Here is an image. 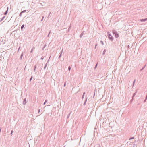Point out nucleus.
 <instances>
[{
    "label": "nucleus",
    "instance_id": "nucleus-1",
    "mask_svg": "<svg viewBox=\"0 0 147 147\" xmlns=\"http://www.w3.org/2000/svg\"><path fill=\"white\" fill-rule=\"evenodd\" d=\"M112 32L113 34L115 35V36L116 38H117L119 37V34L115 30H113Z\"/></svg>",
    "mask_w": 147,
    "mask_h": 147
},
{
    "label": "nucleus",
    "instance_id": "nucleus-2",
    "mask_svg": "<svg viewBox=\"0 0 147 147\" xmlns=\"http://www.w3.org/2000/svg\"><path fill=\"white\" fill-rule=\"evenodd\" d=\"M107 34L109 38L111 41H113V37L110 34V32H108Z\"/></svg>",
    "mask_w": 147,
    "mask_h": 147
},
{
    "label": "nucleus",
    "instance_id": "nucleus-3",
    "mask_svg": "<svg viewBox=\"0 0 147 147\" xmlns=\"http://www.w3.org/2000/svg\"><path fill=\"white\" fill-rule=\"evenodd\" d=\"M137 92V90H136V92H135L133 94V96L132 97V99L131 100V102L133 100V97L135 96V95H136V93Z\"/></svg>",
    "mask_w": 147,
    "mask_h": 147
},
{
    "label": "nucleus",
    "instance_id": "nucleus-4",
    "mask_svg": "<svg viewBox=\"0 0 147 147\" xmlns=\"http://www.w3.org/2000/svg\"><path fill=\"white\" fill-rule=\"evenodd\" d=\"M27 101H26V98H25L23 101V104L24 105H25Z\"/></svg>",
    "mask_w": 147,
    "mask_h": 147
},
{
    "label": "nucleus",
    "instance_id": "nucleus-5",
    "mask_svg": "<svg viewBox=\"0 0 147 147\" xmlns=\"http://www.w3.org/2000/svg\"><path fill=\"white\" fill-rule=\"evenodd\" d=\"M147 20V19H140L139 21L140 22H142L146 21Z\"/></svg>",
    "mask_w": 147,
    "mask_h": 147
},
{
    "label": "nucleus",
    "instance_id": "nucleus-6",
    "mask_svg": "<svg viewBox=\"0 0 147 147\" xmlns=\"http://www.w3.org/2000/svg\"><path fill=\"white\" fill-rule=\"evenodd\" d=\"M85 32L84 31H83L82 33H81V34L80 35V38H82L83 34H84V33Z\"/></svg>",
    "mask_w": 147,
    "mask_h": 147
},
{
    "label": "nucleus",
    "instance_id": "nucleus-7",
    "mask_svg": "<svg viewBox=\"0 0 147 147\" xmlns=\"http://www.w3.org/2000/svg\"><path fill=\"white\" fill-rule=\"evenodd\" d=\"M26 11V10H24L23 11H22L20 13V15H19V16H21L22 14L23 13H24V12H25Z\"/></svg>",
    "mask_w": 147,
    "mask_h": 147
},
{
    "label": "nucleus",
    "instance_id": "nucleus-8",
    "mask_svg": "<svg viewBox=\"0 0 147 147\" xmlns=\"http://www.w3.org/2000/svg\"><path fill=\"white\" fill-rule=\"evenodd\" d=\"M63 49H62V50L61 51V52L60 53V54L59 55V59L61 56V55H62V54L63 53Z\"/></svg>",
    "mask_w": 147,
    "mask_h": 147
},
{
    "label": "nucleus",
    "instance_id": "nucleus-9",
    "mask_svg": "<svg viewBox=\"0 0 147 147\" xmlns=\"http://www.w3.org/2000/svg\"><path fill=\"white\" fill-rule=\"evenodd\" d=\"M94 147H101L100 144H96Z\"/></svg>",
    "mask_w": 147,
    "mask_h": 147
},
{
    "label": "nucleus",
    "instance_id": "nucleus-10",
    "mask_svg": "<svg viewBox=\"0 0 147 147\" xmlns=\"http://www.w3.org/2000/svg\"><path fill=\"white\" fill-rule=\"evenodd\" d=\"M87 98L86 99V100L84 103V104H83V105H86V103L87 102Z\"/></svg>",
    "mask_w": 147,
    "mask_h": 147
},
{
    "label": "nucleus",
    "instance_id": "nucleus-11",
    "mask_svg": "<svg viewBox=\"0 0 147 147\" xmlns=\"http://www.w3.org/2000/svg\"><path fill=\"white\" fill-rule=\"evenodd\" d=\"M23 53L22 52L21 54V55L20 57V59L21 60H22V57L23 56Z\"/></svg>",
    "mask_w": 147,
    "mask_h": 147
},
{
    "label": "nucleus",
    "instance_id": "nucleus-12",
    "mask_svg": "<svg viewBox=\"0 0 147 147\" xmlns=\"http://www.w3.org/2000/svg\"><path fill=\"white\" fill-rule=\"evenodd\" d=\"M71 112L67 115V118L68 119L69 118L70 115L71 113Z\"/></svg>",
    "mask_w": 147,
    "mask_h": 147
},
{
    "label": "nucleus",
    "instance_id": "nucleus-13",
    "mask_svg": "<svg viewBox=\"0 0 147 147\" xmlns=\"http://www.w3.org/2000/svg\"><path fill=\"white\" fill-rule=\"evenodd\" d=\"M24 24H23L21 27V30H22V31L23 30V29L24 27Z\"/></svg>",
    "mask_w": 147,
    "mask_h": 147
},
{
    "label": "nucleus",
    "instance_id": "nucleus-14",
    "mask_svg": "<svg viewBox=\"0 0 147 147\" xmlns=\"http://www.w3.org/2000/svg\"><path fill=\"white\" fill-rule=\"evenodd\" d=\"M47 63H46L45 64V66H44V69H46V67H47Z\"/></svg>",
    "mask_w": 147,
    "mask_h": 147
},
{
    "label": "nucleus",
    "instance_id": "nucleus-15",
    "mask_svg": "<svg viewBox=\"0 0 147 147\" xmlns=\"http://www.w3.org/2000/svg\"><path fill=\"white\" fill-rule=\"evenodd\" d=\"M7 10H6V11L4 13V14L5 15H6V14L7 12H8V8L7 7Z\"/></svg>",
    "mask_w": 147,
    "mask_h": 147
},
{
    "label": "nucleus",
    "instance_id": "nucleus-16",
    "mask_svg": "<svg viewBox=\"0 0 147 147\" xmlns=\"http://www.w3.org/2000/svg\"><path fill=\"white\" fill-rule=\"evenodd\" d=\"M106 49H105L104 50V51H103V53H102V54L103 55H104L105 54V52H106Z\"/></svg>",
    "mask_w": 147,
    "mask_h": 147
},
{
    "label": "nucleus",
    "instance_id": "nucleus-17",
    "mask_svg": "<svg viewBox=\"0 0 147 147\" xmlns=\"http://www.w3.org/2000/svg\"><path fill=\"white\" fill-rule=\"evenodd\" d=\"M13 130H12L11 131V134H10V135L11 136H12V134H13Z\"/></svg>",
    "mask_w": 147,
    "mask_h": 147
},
{
    "label": "nucleus",
    "instance_id": "nucleus-18",
    "mask_svg": "<svg viewBox=\"0 0 147 147\" xmlns=\"http://www.w3.org/2000/svg\"><path fill=\"white\" fill-rule=\"evenodd\" d=\"M47 102V100H45V102H44L43 103V105H44Z\"/></svg>",
    "mask_w": 147,
    "mask_h": 147
},
{
    "label": "nucleus",
    "instance_id": "nucleus-19",
    "mask_svg": "<svg viewBox=\"0 0 147 147\" xmlns=\"http://www.w3.org/2000/svg\"><path fill=\"white\" fill-rule=\"evenodd\" d=\"M46 46V45L45 44L43 47L42 48V50H44V48Z\"/></svg>",
    "mask_w": 147,
    "mask_h": 147
},
{
    "label": "nucleus",
    "instance_id": "nucleus-20",
    "mask_svg": "<svg viewBox=\"0 0 147 147\" xmlns=\"http://www.w3.org/2000/svg\"><path fill=\"white\" fill-rule=\"evenodd\" d=\"M71 69V68L70 66H69L68 67V69L69 71H70Z\"/></svg>",
    "mask_w": 147,
    "mask_h": 147
},
{
    "label": "nucleus",
    "instance_id": "nucleus-21",
    "mask_svg": "<svg viewBox=\"0 0 147 147\" xmlns=\"http://www.w3.org/2000/svg\"><path fill=\"white\" fill-rule=\"evenodd\" d=\"M44 57L42 56L40 58V59L41 60H43L44 59Z\"/></svg>",
    "mask_w": 147,
    "mask_h": 147
},
{
    "label": "nucleus",
    "instance_id": "nucleus-22",
    "mask_svg": "<svg viewBox=\"0 0 147 147\" xmlns=\"http://www.w3.org/2000/svg\"><path fill=\"white\" fill-rule=\"evenodd\" d=\"M66 84V81H65L64 84V86H65Z\"/></svg>",
    "mask_w": 147,
    "mask_h": 147
},
{
    "label": "nucleus",
    "instance_id": "nucleus-23",
    "mask_svg": "<svg viewBox=\"0 0 147 147\" xmlns=\"http://www.w3.org/2000/svg\"><path fill=\"white\" fill-rule=\"evenodd\" d=\"M134 137H132L129 139V140L133 139H134Z\"/></svg>",
    "mask_w": 147,
    "mask_h": 147
},
{
    "label": "nucleus",
    "instance_id": "nucleus-24",
    "mask_svg": "<svg viewBox=\"0 0 147 147\" xmlns=\"http://www.w3.org/2000/svg\"><path fill=\"white\" fill-rule=\"evenodd\" d=\"M135 81H136V80H135H135H134V81H133V86H134V83H135Z\"/></svg>",
    "mask_w": 147,
    "mask_h": 147
},
{
    "label": "nucleus",
    "instance_id": "nucleus-25",
    "mask_svg": "<svg viewBox=\"0 0 147 147\" xmlns=\"http://www.w3.org/2000/svg\"><path fill=\"white\" fill-rule=\"evenodd\" d=\"M32 76L30 79V81H31L32 78Z\"/></svg>",
    "mask_w": 147,
    "mask_h": 147
},
{
    "label": "nucleus",
    "instance_id": "nucleus-26",
    "mask_svg": "<svg viewBox=\"0 0 147 147\" xmlns=\"http://www.w3.org/2000/svg\"><path fill=\"white\" fill-rule=\"evenodd\" d=\"M100 42L101 43V44H102V45H104V43L103 41H101Z\"/></svg>",
    "mask_w": 147,
    "mask_h": 147
},
{
    "label": "nucleus",
    "instance_id": "nucleus-27",
    "mask_svg": "<svg viewBox=\"0 0 147 147\" xmlns=\"http://www.w3.org/2000/svg\"><path fill=\"white\" fill-rule=\"evenodd\" d=\"M97 66V63L96 64V65H95V66L94 67L95 69L96 68Z\"/></svg>",
    "mask_w": 147,
    "mask_h": 147
},
{
    "label": "nucleus",
    "instance_id": "nucleus-28",
    "mask_svg": "<svg viewBox=\"0 0 147 147\" xmlns=\"http://www.w3.org/2000/svg\"><path fill=\"white\" fill-rule=\"evenodd\" d=\"M145 65L144 66V67H143L141 70H140L141 71H142V70H143L144 68V67H145Z\"/></svg>",
    "mask_w": 147,
    "mask_h": 147
},
{
    "label": "nucleus",
    "instance_id": "nucleus-29",
    "mask_svg": "<svg viewBox=\"0 0 147 147\" xmlns=\"http://www.w3.org/2000/svg\"><path fill=\"white\" fill-rule=\"evenodd\" d=\"M127 48H129V47H130V46H129V45H127Z\"/></svg>",
    "mask_w": 147,
    "mask_h": 147
},
{
    "label": "nucleus",
    "instance_id": "nucleus-30",
    "mask_svg": "<svg viewBox=\"0 0 147 147\" xmlns=\"http://www.w3.org/2000/svg\"><path fill=\"white\" fill-rule=\"evenodd\" d=\"M33 49H32L31 51H30V53H32V51H33Z\"/></svg>",
    "mask_w": 147,
    "mask_h": 147
},
{
    "label": "nucleus",
    "instance_id": "nucleus-31",
    "mask_svg": "<svg viewBox=\"0 0 147 147\" xmlns=\"http://www.w3.org/2000/svg\"><path fill=\"white\" fill-rule=\"evenodd\" d=\"M85 94V92H84L83 93V96H84V95Z\"/></svg>",
    "mask_w": 147,
    "mask_h": 147
},
{
    "label": "nucleus",
    "instance_id": "nucleus-32",
    "mask_svg": "<svg viewBox=\"0 0 147 147\" xmlns=\"http://www.w3.org/2000/svg\"><path fill=\"white\" fill-rule=\"evenodd\" d=\"M40 109H38V113H39V112H40Z\"/></svg>",
    "mask_w": 147,
    "mask_h": 147
},
{
    "label": "nucleus",
    "instance_id": "nucleus-33",
    "mask_svg": "<svg viewBox=\"0 0 147 147\" xmlns=\"http://www.w3.org/2000/svg\"><path fill=\"white\" fill-rule=\"evenodd\" d=\"M49 59H50V58H49ZM49 59L47 61V63H49Z\"/></svg>",
    "mask_w": 147,
    "mask_h": 147
},
{
    "label": "nucleus",
    "instance_id": "nucleus-34",
    "mask_svg": "<svg viewBox=\"0 0 147 147\" xmlns=\"http://www.w3.org/2000/svg\"><path fill=\"white\" fill-rule=\"evenodd\" d=\"M0 19L1 20H0V22L2 21L3 20V19Z\"/></svg>",
    "mask_w": 147,
    "mask_h": 147
},
{
    "label": "nucleus",
    "instance_id": "nucleus-35",
    "mask_svg": "<svg viewBox=\"0 0 147 147\" xmlns=\"http://www.w3.org/2000/svg\"><path fill=\"white\" fill-rule=\"evenodd\" d=\"M51 31H50L49 32V34H48L49 35H50V34L51 33Z\"/></svg>",
    "mask_w": 147,
    "mask_h": 147
},
{
    "label": "nucleus",
    "instance_id": "nucleus-36",
    "mask_svg": "<svg viewBox=\"0 0 147 147\" xmlns=\"http://www.w3.org/2000/svg\"><path fill=\"white\" fill-rule=\"evenodd\" d=\"M98 45V44L97 43H96L95 45L96 46H97Z\"/></svg>",
    "mask_w": 147,
    "mask_h": 147
},
{
    "label": "nucleus",
    "instance_id": "nucleus-37",
    "mask_svg": "<svg viewBox=\"0 0 147 147\" xmlns=\"http://www.w3.org/2000/svg\"><path fill=\"white\" fill-rule=\"evenodd\" d=\"M35 70H36V68H34V72H35Z\"/></svg>",
    "mask_w": 147,
    "mask_h": 147
},
{
    "label": "nucleus",
    "instance_id": "nucleus-38",
    "mask_svg": "<svg viewBox=\"0 0 147 147\" xmlns=\"http://www.w3.org/2000/svg\"><path fill=\"white\" fill-rule=\"evenodd\" d=\"M5 18V16H3V17H2V18L3 19V18Z\"/></svg>",
    "mask_w": 147,
    "mask_h": 147
},
{
    "label": "nucleus",
    "instance_id": "nucleus-39",
    "mask_svg": "<svg viewBox=\"0 0 147 147\" xmlns=\"http://www.w3.org/2000/svg\"><path fill=\"white\" fill-rule=\"evenodd\" d=\"M84 96H83V95H82V99H83L84 98Z\"/></svg>",
    "mask_w": 147,
    "mask_h": 147
},
{
    "label": "nucleus",
    "instance_id": "nucleus-40",
    "mask_svg": "<svg viewBox=\"0 0 147 147\" xmlns=\"http://www.w3.org/2000/svg\"><path fill=\"white\" fill-rule=\"evenodd\" d=\"M1 128L0 127V132L1 131Z\"/></svg>",
    "mask_w": 147,
    "mask_h": 147
},
{
    "label": "nucleus",
    "instance_id": "nucleus-41",
    "mask_svg": "<svg viewBox=\"0 0 147 147\" xmlns=\"http://www.w3.org/2000/svg\"><path fill=\"white\" fill-rule=\"evenodd\" d=\"M48 17L47 18H49V16L50 14L48 13Z\"/></svg>",
    "mask_w": 147,
    "mask_h": 147
},
{
    "label": "nucleus",
    "instance_id": "nucleus-42",
    "mask_svg": "<svg viewBox=\"0 0 147 147\" xmlns=\"http://www.w3.org/2000/svg\"><path fill=\"white\" fill-rule=\"evenodd\" d=\"M96 46H95V47H94V49H96Z\"/></svg>",
    "mask_w": 147,
    "mask_h": 147
},
{
    "label": "nucleus",
    "instance_id": "nucleus-43",
    "mask_svg": "<svg viewBox=\"0 0 147 147\" xmlns=\"http://www.w3.org/2000/svg\"><path fill=\"white\" fill-rule=\"evenodd\" d=\"M70 27H71V26H70V27H69V29H70Z\"/></svg>",
    "mask_w": 147,
    "mask_h": 147
},
{
    "label": "nucleus",
    "instance_id": "nucleus-44",
    "mask_svg": "<svg viewBox=\"0 0 147 147\" xmlns=\"http://www.w3.org/2000/svg\"><path fill=\"white\" fill-rule=\"evenodd\" d=\"M44 18V16H43L42 17V18L43 19V18Z\"/></svg>",
    "mask_w": 147,
    "mask_h": 147
},
{
    "label": "nucleus",
    "instance_id": "nucleus-45",
    "mask_svg": "<svg viewBox=\"0 0 147 147\" xmlns=\"http://www.w3.org/2000/svg\"><path fill=\"white\" fill-rule=\"evenodd\" d=\"M36 68V65H35V66H34V68Z\"/></svg>",
    "mask_w": 147,
    "mask_h": 147
},
{
    "label": "nucleus",
    "instance_id": "nucleus-46",
    "mask_svg": "<svg viewBox=\"0 0 147 147\" xmlns=\"http://www.w3.org/2000/svg\"><path fill=\"white\" fill-rule=\"evenodd\" d=\"M146 99H145V100H144V102L146 101Z\"/></svg>",
    "mask_w": 147,
    "mask_h": 147
},
{
    "label": "nucleus",
    "instance_id": "nucleus-47",
    "mask_svg": "<svg viewBox=\"0 0 147 147\" xmlns=\"http://www.w3.org/2000/svg\"><path fill=\"white\" fill-rule=\"evenodd\" d=\"M43 20V19H41V21H42Z\"/></svg>",
    "mask_w": 147,
    "mask_h": 147
},
{
    "label": "nucleus",
    "instance_id": "nucleus-48",
    "mask_svg": "<svg viewBox=\"0 0 147 147\" xmlns=\"http://www.w3.org/2000/svg\"><path fill=\"white\" fill-rule=\"evenodd\" d=\"M49 34H48V35H47V36H48V37H49Z\"/></svg>",
    "mask_w": 147,
    "mask_h": 147
},
{
    "label": "nucleus",
    "instance_id": "nucleus-49",
    "mask_svg": "<svg viewBox=\"0 0 147 147\" xmlns=\"http://www.w3.org/2000/svg\"><path fill=\"white\" fill-rule=\"evenodd\" d=\"M34 47H33V48L32 49H34Z\"/></svg>",
    "mask_w": 147,
    "mask_h": 147
},
{
    "label": "nucleus",
    "instance_id": "nucleus-50",
    "mask_svg": "<svg viewBox=\"0 0 147 147\" xmlns=\"http://www.w3.org/2000/svg\"><path fill=\"white\" fill-rule=\"evenodd\" d=\"M12 18V17H11V18Z\"/></svg>",
    "mask_w": 147,
    "mask_h": 147
},
{
    "label": "nucleus",
    "instance_id": "nucleus-51",
    "mask_svg": "<svg viewBox=\"0 0 147 147\" xmlns=\"http://www.w3.org/2000/svg\"><path fill=\"white\" fill-rule=\"evenodd\" d=\"M19 49L18 50V52L19 51Z\"/></svg>",
    "mask_w": 147,
    "mask_h": 147
},
{
    "label": "nucleus",
    "instance_id": "nucleus-52",
    "mask_svg": "<svg viewBox=\"0 0 147 147\" xmlns=\"http://www.w3.org/2000/svg\"><path fill=\"white\" fill-rule=\"evenodd\" d=\"M146 18L147 19V18Z\"/></svg>",
    "mask_w": 147,
    "mask_h": 147
}]
</instances>
